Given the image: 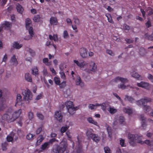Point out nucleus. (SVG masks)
Segmentation results:
<instances>
[{
    "label": "nucleus",
    "mask_w": 153,
    "mask_h": 153,
    "mask_svg": "<svg viewBox=\"0 0 153 153\" xmlns=\"http://www.w3.org/2000/svg\"><path fill=\"white\" fill-rule=\"evenodd\" d=\"M21 109L15 111L11 115L7 114H5L3 116V119L7 121L9 123L13 122L17 119L22 113Z\"/></svg>",
    "instance_id": "nucleus-1"
},
{
    "label": "nucleus",
    "mask_w": 153,
    "mask_h": 153,
    "mask_svg": "<svg viewBox=\"0 0 153 153\" xmlns=\"http://www.w3.org/2000/svg\"><path fill=\"white\" fill-rule=\"evenodd\" d=\"M68 146L66 142L62 141L59 144L54 145L52 149L53 153H64Z\"/></svg>",
    "instance_id": "nucleus-2"
},
{
    "label": "nucleus",
    "mask_w": 153,
    "mask_h": 153,
    "mask_svg": "<svg viewBox=\"0 0 153 153\" xmlns=\"http://www.w3.org/2000/svg\"><path fill=\"white\" fill-rule=\"evenodd\" d=\"M151 98L145 97L143 99H142L139 100L137 101L136 103L139 105H143V109L147 112H148L150 111V107L149 106L145 105V104L146 103L151 102Z\"/></svg>",
    "instance_id": "nucleus-3"
},
{
    "label": "nucleus",
    "mask_w": 153,
    "mask_h": 153,
    "mask_svg": "<svg viewBox=\"0 0 153 153\" xmlns=\"http://www.w3.org/2000/svg\"><path fill=\"white\" fill-rule=\"evenodd\" d=\"M68 112L70 115H73L77 109V107H74L73 102L71 101H67L65 103Z\"/></svg>",
    "instance_id": "nucleus-4"
},
{
    "label": "nucleus",
    "mask_w": 153,
    "mask_h": 153,
    "mask_svg": "<svg viewBox=\"0 0 153 153\" xmlns=\"http://www.w3.org/2000/svg\"><path fill=\"white\" fill-rule=\"evenodd\" d=\"M22 94L24 96V100L25 101L31 100L32 99V94L31 92L28 89L22 91Z\"/></svg>",
    "instance_id": "nucleus-5"
},
{
    "label": "nucleus",
    "mask_w": 153,
    "mask_h": 153,
    "mask_svg": "<svg viewBox=\"0 0 153 153\" xmlns=\"http://www.w3.org/2000/svg\"><path fill=\"white\" fill-rule=\"evenodd\" d=\"M115 81L116 82L120 81L123 83L122 84H121L120 85H118V87L119 88L123 89L126 88V86L124 85L126 83L128 82V80L127 79L121 77H117L115 79Z\"/></svg>",
    "instance_id": "nucleus-6"
},
{
    "label": "nucleus",
    "mask_w": 153,
    "mask_h": 153,
    "mask_svg": "<svg viewBox=\"0 0 153 153\" xmlns=\"http://www.w3.org/2000/svg\"><path fill=\"white\" fill-rule=\"evenodd\" d=\"M87 136L89 137L94 141L98 143L101 139V138L98 134L91 133L88 131H87L86 133Z\"/></svg>",
    "instance_id": "nucleus-7"
},
{
    "label": "nucleus",
    "mask_w": 153,
    "mask_h": 153,
    "mask_svg": "<svg viewBox=\"0 0 153 153\" xmlns=\"http://www.w3.org/2000/svg\"><path fill=\"white\" fill-rule=\"evenodd\" d=\"M128 138L129 139V143L130 145L133 147L136 146L135 135L129 133L128 134Z\"/></svg>",
    "instance_id": "nucleus-8"
},
{
    "label": "nucleus",
    "mask_w": 153,
    "mask_h": 153,
    "mask_svg": "<svg viewBox=\"0 0 153 153\" xmlns=\"http://www.w3.org/2000/svg\"><path fill=\"white\" fill-rule=\"evenodd\" d=\"M0 99L1 104L0 105V110H3L6 107L7 105L4 103L5 101V99L4 98L2 97V90L0 89Z\"/></svg>",
    "instance_id": "nucleus-9"
},
{
    "label": "nucleus",
    "mask_w": 153,
    "mask_h": 153,
    "mask_svg": "<svg viewBox=\"0 0 153 153\" xmlns=\"http://www.w3.org/2000/svg\"><path fill=\"white\" fill-rule=\"evenodd\" d=\"M137 85L139 87H142L149 90L151 88V85L147 82L142 81L140 83H137Z\"/></svg>",
    "instance_id": "nucleus-10"
},
{
    "label": "nucleus",
    "mask_w": 153,
    "mask_h": 153,
    "mask_svg": "<svg viewBox=\"0 0 153 153\" xmlns=\"http://www.w3.org/2000/svg\"><path fill=\"white\" fill-rule=\"evenodd\" d=\"M74 62L79 67L81 68H83L88 65V63L83 60L79 62L78 60H74Z\"/></svg>",
    "instance_id": "nucleus-11"
},
{
    "label": "nucleus",
    "mask_w": 153,
    "mask_h": 153,
    "mask_svg": "<svg viewBox=\"0 0 153 153\" xmlns=\"http://www.w3.org/2000/svg\"><path fill=\"white\" fill-rule=\"evenodd\" d=\"M22 101H23L22 99V97L21 95L19 94H17V95L15 106H16L17 105H21L22 104Z\"/></svg>",
    "instance_id": "nucleus-12"
},
{
    "label": "nucleus",
    "mask_w": 153,
    "mask_h": 153,
    "mask_svg": "<svg viewBox=\"0 0 153 153\" xmlns=\"http://www.w3.org/2000/svg\"><path fill=\"white\" fill-rule=\"evenodd\" d=\"M89 70L93 72H95L97 69V66L95 63L93 61H91L89 63Z\"/></svg>",
    "instance_id": "nucleus-13"
},
{
    "label": "nucleus",
    "mask_w": 153,
    "mask_h": 153,
    "mask_svg": "<svg viewBox=\"0 0 153 153\" xmlns=\"http://www.w3.org/2000/svg\"><path fill=\"white\" fill-rule=\"evenodd\" d=\"M55 117L59 122L62 121V115L60 111H58L55 112Z\"/></svg>",
    "instance_id": "nucleus-14"
},
{
    "label": "nucleus",
    "mask_w": 153,
    "mask_h": 153,
    "mask_svg": "<svg viewBox=\"0 0 153 153\" xmlns=\"http://www.w3.org/2000/svg\"><path fill=\"white\" fill-rule=\"evenodd\" d=\"M79 53L81 56L83 58H85L87 56V51L85 48H80L79 49Z\"/></svg>",
    "instance_id": "nucleus-15"
},
{
    "label": "nucleus",
    "mask_w": 153,
    "mask_h": 153,
    "mask_svg": "<svg viewBox=\"0 0 153 153\" xmlns=\"http://www.w3.org/2000/svg\"><path fill=\"white\" fill-rule=\"evenodd\" d=\"M80 137L79 135L77 137V139L78 142V147L76 150L77 153H80L82 148V146L81 144L82 141L81 138Z\"/></svg>",
    "instance_id": "nucleus-16"
},
{
    "label": "nucleus",
    "mask_w": 153,
    "mask_h": 153,
    "mask_svg": "<svg viewBox=\"0 0 153 153\" xmlns=\"http://www.w3.org/2000/svg\"><path fill=\"white\" fill-rule=\"evenodd\" d=\"M50 23L51 25H57L58 23V20L56 17L52 16L50 19Z\"/></svg>",
    "instance_id": "nucleus-17"
},
{
    "label": "nucleus",
    "mask_w": 153,
    "mask_h": 153,
    "mask_svg": "<svg viewBox=\"0 0 153 153\" xmlns=\"http://www.w3.org/2000/svg\"><path fill=\"white\" fill-rule=\"evenodd\" d=\"M137 143L143 144L145 143L148 145L149 146H152L153 144V141H151L149 140H146L144 142L143 141L140 140H138L137 141Z\"/></svg>",
    "instance_id": "nucleus-18"
},
{
    "label": "nucleus",
    "mask_w": 153,
    "mask_h": 153,
    "mask_svg": "<svg viewBox=\"0 0 153 153\" xmlns=\"http://www.w3.org/2000/svg\"><path fill=\"white\" fill-rule=\"evenodd\" d=\"M76 85H80L81 87H83L84 85V83L82 82L81 78L78 75L76 76V79L75 80Z\"/></svg>",
    "instance_id": "nucleus-19"
},
{
    "label": "nucleus",
    "mask_w": 153,
    "mask_h": 153,
    "mask_svg": "<svg viewBox=\"0 0 153 153\" xmlns=\"http://www.w3.org/2000/svg\"><path fill=\"white\" fill-rule=\"evenodd\" d=\"M16 9L17 11L21 14H22L24 9L22 6L19 4L17 3L16 5Z\"/></svg>",
    "instance_id": "nucleus-20"
},
{
    "label": "nucleus",
    "mask_w": 153,
    "mask_h": 153,
    "mask_svg": "<svg viewBox=\"0 0 153 153\" xmlns=\"http://www.w3.org/2000/svg\"><path fill=\"white\" fill-rule=\"evenodd\" d=\"M10 62L11 63H13V64L15 66H16L18 65V62L15 55H14L11 58Z\"/></svg>",
    "instance_id": "nucleus-21"
},
{
    "label": "nucleus",
    "mask_w": 153,
    "mask_h": 153,
    "mask_svg": "<svg viewBox=\"0 0 153 153\" xmlns=\"http://www.w3.org/2000/svg\"><path fill=\"white\" fill-rule=\"evenodd\" d=\"M124 100L126 101H128L131 103H133L135 101L134 99L132 97L127 95L125 96Z\"/></svg>",
    "instance_id": "nucleus-22"
},
{
    "label": "nucleus",
    "mask_w": 153,
    "mask_h": 153,
    "mask_svg": "<svg viewBox=\"0 0 153 153\" xmlns=\"http://www.w3.org/2000/svg\"><path fill=\"white\" fill-rule=\"evenodd\" d=\"M25 22L26 28L27 29H28L30 27V25L32 23V21L29 18H27L26 19Z\"/></svg>",
    "instance_id": "nucleus-23"
},
{
    "label": "nucleus",
    "mask_w": 153,
    "mask_h": 153,
    "mask_svg": "<svg viewBox=\"0 0 153 153\" xmlns=\"http://www.w3.org/2000/svg\"><path fill=\"white\" fill-rule=\"evenodd\" d=\"M25 80L29 82H32V78L31 75L28 73H26L25 74Z\"/></svg>",
    "instance_id": "nucleus-24"
},
{
    "label": "nucleus",
    "mask_w": 153,
    "mask_h": 153,
    "mask_svg": "<svg viewBox=\"0 0 153 153\" xmlns=\"http://www.w3.org/2000/svg\"><path fill=\"white\" fill-rule=\"evenodd\" d=\"M49 147V143L46 142L43 144L41 147V149L44 150L47 149H48Z\"/></svg>",
    "instance_id": "nucleus-25"
},
{
    "label": "nucleus",
    "mask_w": 153,
    "mask_h": 153,
    "mask_svg": "<svg viewBox=\"0 0 153 153\" xmlns=\"http://www.w3.org/2000/svg\"><path fill=\"white\" fill-rule=\"evenodd\" d=\"M13 47L16 49H19L21 48L22 46V45H19L17 42H14L13 43Z\"/></svg>",
    "instance_id": "nucleus-26"
},
{
    "label": "nucleus",
    "mask_w": 153,
    "mask_h": 153,
    "mask_svg": "<svg viewBox=\"0 0 153 153\" xmlns=\"http://www.w3.org/2000/svg\"><path fill=\"white\" fill-rule=\"evenodd\" d=\"M32 73L34 75L36 76L39 74L38 69L36 67H34L32 69Z\"/></svg>",
    "instance_id": "nucleus-27"
},
{
    "label": "nucleus",
    "mask_w": 153,
    "mask_h": 153,
    "mask_svg": "<svg viewBox=\"0 0 153 153\" xmlns=\"http://www.w3.org/2000/svg\"><path fill=\"white\" fill-rule=\"evenodd\" d=\"M123 111L126 113L130 115L132 113V110L131 108H124L123 109Z\"/></svg>",
    "instance_id": "nucleus-28"
},
{
    "label": "nucleus",
    "mask_w": 153,
    "mask_h": 153,
    "mask_svg": "<svg viewBox=\"0 0 153 153\" xmlns=\"http://www.w3.org/2000/svg\"><path fill=\"white\" fill-rule=\"evenodd\" d=\"M140 120L141 121V125L143 127H145L146 126V124L145 122V118L142 115H141Z\"/></svg>",
    "instance_id": "nucleus-29"
},
{
    "label": "nucleus",
    "mask_w": 153,
    "mask_h": 153,
    "mask_svg": "<svg viewBox=\"0 0 153 153\" xmlns=\"http://www.w3.org/2000/svg\"><path fill=\"white\" fill-rule=\"evenodd\" d=\"M44 140V138L42 135H40L37 138V141L36 142V144L37 145H39Z\"/></svg>",
    "instance_id": "nucleus-30"
},
{
    "label": "nucleus",
    "mask_w": 153,
    "mask_h": 153,
    "mask_svg": "<svg viewBox=\"0 0 153 153\" xmlns=\"http://www.w3.org/2000/svg\"><path fill=\"white\" fill-rule=\"evenodd\" d=\"M131 75L132 77L135 78L137 79H139L141 76L136 72H132L131 73Z\"/></svg>",
    "instance_id": "nucleus-31"
},
{
    "label": "nucleus",
    "mask_w": 153,
    "mask_h": 153,
    "mask_svg": "<svg viewBox=\"0 0 153 153\" xmlns=\"http://www.w3.org/2000/svg\"><path fill=\"white\" fill-rule=\"evenodd\" d=\"M96 106H101V109L103 111H105L106 110V107L105 105V103H103L101 104L96 103Z\"/></svg>",
    "instance_id": "nucleus-32"
},
{
    "label": "nucleus",
    "mask_w": 153,
    "mask_h": 153,
    "mask_svg": "<svg viewBox=\"0 0 153 153\" xmlns=\"http://www.w3.org/2000/svg\"><path fill=\"white\" fill-rule=\"evenodd\" d=\"M105 16L107 18L108 22L112 24H114V22L113 21L111 15L109 13L106 14Z\"/></svg>",
    "instance_id": "nucleus-33"
},
{
    "label": "nucleus",
    "mask_w": 153,
    "mask_h": 153,
    "mask_svg": "<svg viewBox=\"0 0 153 153\" xmlns=\"http://www.w3.org/2000/svg\"><path fill=\"white\" fill-rule=\"evenodd\" d=\"M10 24L9 22L5 21L4 22V23H2L1 25V26L2 27H3V28L4 27L5 28L9 27H10Z\"/></svg>",
    "instance_id": "nucleus-34"
},
{
    "label": "nucleus",
    "mask_w": 153,
    "mask_h": 153,
    "mask_svg": "<svg viewBox=\"0 0 153 153\" xmlns=\"http://www.w3.org/2000/svg\"><path fill=\"white\" fill-rule=\"evenodd\" d=\"M87 120L90 123L93 124L96 126L97 125V123L96 121L93 120L91 117H88L87 119Z\"/></svg>",
    "instance_id": "nucleus-35"
},
{
    "label": "nucleus",
    "mask_w": 153,
    "mask_h": 153,
    "mask_svg": "<svg viewBox=\"0 0 153 153\" xmlns=\"http://www.w3.org/2000/svg\"><path fill=\"white\" fill-rule=\"evenodd\" d=\"M69 127V126H68L62 127L60 129L61 132L62 134L64 133L67 130Z\"/></svg>",
    "instance_id": "nucleus-36"
},
{
    "label": "nucleus",
    "mask_w": 153,
    "mask_h": 153,
    "mask_svg": "<svg viewBox=\"0 0 153 153\" xmlns=\"http://www.w3.org/2000/svg\"><path fill=\"white\" fill-rule=\"evenodd\" d=\"M54 81L55 83L57 85H59L60 83V79L59 77L55 76L54 78Z\"/></svg>",
    "instance_id": "nucleus-37"
},
{
    "label": "nucleus",
    "mask_w": 153,
    "mask_h": 153,
    "mask_svg": "<svg viewBox=\"0 0 153 153\" xmlns=\"http://www.w3.org/2000/svg\"><path fill=\"white\" fill-rule=\"evenodd\" d=\"M8 145V143L7 142H5L2 143V148L3 151H5L7 149V147Z\"/></svg>",
    "instance_id": "nucleus-38"
},
{
    "label": "nucleus",
    "mask_w": 153,
    "mask_h": 153,
    "mask_svg": "<svg viewBox=\"0 0 153 153\" xmlns=\"http://www.w3.org/2000/svg\"><path fill=\"white\" fill-rule=\"evenodd\" d=\"M34 136L33 134L31 133H29L26 136V139L28 140H32L33 138V137Z\"/></svg>",
    "instance_id": "nucleus-39"
},
{
    "label": "nucleus",
    "mask_w": 153,
    "mask_h": 153,
    "mask_svg": "<svg viewBox=\"0 0 153 153\" xmlns=\"http://www.w3.org/2000/svg\"><path fill=\"white\" fill-rule=\"evenodd\" d=\"M125 118L123 116H121L119 117L118 121L120 124H123L125 122Z\"/></svg>",
    "instance_id": "nucleus-40"
},
{
    "label": "nucleus",
    "mask_w": 153,
    "mask_h": 153,
    "mask_svg": "<svg viewBox=\"0 0 153 153\" xmlns=\"http://www.w3.org/2000/svg\"><path fill=\"white\" fill-rule=\"evenodd\" d=\"M40 19V17L39 15H36L34 16L33 19L35 22H39Z\"/></svg>",
    "instance_id": "nucleus-41"
},
{
    "label": "nucleus",
    "mask_w": 153,
    "mask_h": 153,
    "mask_svg": "<svg viewBox=\"0 0 153 153\" xmlns=\"http://www.w3.org/2000/svg\"><path fill=\"white\" fill-rule=\"evenodd\" d=\"M48 59L47 58H45L43 59L42 62H43L46 64V65L49 66L51 65V64L50 62H48Z\"/></svg>",
    "instance_id": "nucleus-42"
},
{
    "label": "nucleus",
    "mask_w": 153,
    "mask_h": 153,
    "mask_svg": "<svg viewBox=\"0 0 153 153\" xmlns=\"http://www.w3.org/2000/svg\"><path fill=\"white\" fill-rule=\"evenodd\" d=\"M37 117L41 120H43L44 118V116L40 112H37L36 114Z\"/></svg>",
    "instance_id": "nucleus-43"
},
{
    "label": "nucleus",
    "mask_w": 153,
    "mask_h": 153,
    "mask_svg": "<svg viewBox=\"0 0 153 153\" xmlns=\"http://www.w3.org/2000/svg\"><path fill=\"white\" fill-rule=\"evenodd\" d=\"M107 131L108 132V136L111 138L112 137V130L110 127H108L107 128Z\"/></svg>",
    "instance_id": "nucleus-44"
},
{
    "label": "nucleus",
    "mask_w": 153,
    "mask_h": 153,
    "mask_svg": "<svg viewBox=\"0 0 153 153\" xmlns=\"http://www.w3.org/2000/svg\"><path fill=\"white\" fill-rule=\"evenodd\" d=\"M55 142H58L59 140H58L56 139V138H53L51 139H50L49 142H48L49 143V144H52L53 143Z\"/></svg>",
    "instance_id": "nucleus-45"
},
{
    "label": "nucleus",
    "mask_w": 153,
    "mask_h": 153,
    "mask_svg": "<svg viewBox=\"0 0 153 153\" xmlns=\"http://www.w3.org/2000/svg\"><path fill=\"white\" fill-rule=\"evenodd\" d=\"M28 30H29V34L30 35V36L32 37H33V28L32 27H29V28H28Z\"/></svg>",
    "instance_id": "nucleus-46"
},
{
    "label": "nucleus",
    "mask_w": 153,
    "mask_h": 153,
    "mask_svg": "<svg viewBox=\"0 0 153 153\" xmlns=\"http://www.w3.org/2000/svg\"><path fill=\"white\" fill-rule=\"evenodd\" d=\"M96 103L95 105L93 104H90L88 105V108L89 109H90L91 110L94 109H96Z\"/></svg>",
    "instance_id": "nucleus-47"
},
{
    "label": "nucleus",
    "mask_w": 153,
    "mask_h": 153,
    "mask_svg": "<svg viewBox=\"0 0 153 153\" xmlns=\"http://www.w3.org/2000/svg\"><path fill=\"white\" fill-rule=\"evenodd\" d=\"M28 117L29 120H31L34 117L33 113L31 111L29 112L28 113Z\"/></svg>",
    "instance_id": "nucleus-48"
},
{
    "label": "nucleus",
    "mask_w": 153,
    "mask_h": 153,
    "mask_svg": "<svg viewBox=\"0 0 153 153\" xmlns=\"http://www.w3.org/2000/svg\"><path fill=\"white\" fill-rule=\"evenodd\" d=\"M63 37L64 38L66 39L69 37L68 34L66 30H65L63 32Z\"/></svg>",
    "instance_id": "nucleus-49"
},
{
    "label": "nucleus",
    "mask_w": 153,
    "mask_h": 153,
    "mask_svg": "<svg viewBox=\"0 0 153 153\" xmlns=\"http://www.w3.org/2000/svg\"><path fill=\"white\" fill-rule=\"evenodd\" d=\"M60 88H64L66 86V82L63 81L61 83H60L59 85Z\"/></svg>",
    "instance_id": "nucleus-50"
},
{
    "label": "nucleus",
    "mask_w": 153,
    "mask_h": 153,
    "mask_svg": "<svg viewBox=\"0 0 153 153\" xmlns=\"http://www.w3.org/2000/svg\"><path fill=\"white\" fill-rule=\"evenodd\" d=\"M109 111L111 114H114L116 112L117 110L116 109L113 108H110Z\"/></svg>",
    "instance_id": "nucleus-51"
},
{
    "label": "nucleus",
    "mask_w": 153,
    "mask_h": 153,
    "mask_svg": "<svg viewBox=\"0 0 153 153\" xmlns=\"http://www.w3.org/2000/svg\"><path fill=\"white\" fill-rule=\"evenodd\" d=\"M28 51L30 53V55L33 56L35 55V52L34 51L30 48L29 49Z\"/></svg>",
    "instance_id": "nucleus-52"
},
{
    "label": "nucleus",
    "mask_w": 153,
    "mask_h": 153,
    "mask_svg": "<svg viewBox=\"0 0 153 153\" xmlns=\"http://www.w3.org/2000/svg\"><path fill=\"white\" fill-rule=\"evenodd\" d=\"M125 140L123 139H121L120 140V144L121 145L122 147H125L126 146L125 145Z\"/></svg>",
    "instance_id": "nucleus-53"
},
{
    "label": "nucleus",
    "mask_w": 153,
    "mask_h": 153,
    "mask_svg": "<svg viewBox=\"0 0 153 153\" xmlns=\"http://www.w3.org/2000/svg\"><path fill=\"white\" fill-rule=\"evenodd\" d=\"M59 74L60 75V76L62 79H65V73L63 71H61L59 72Z\"/></svg>",
    "instance_id": "nucleus-54"
},
{
    "label": "nucleus",
    "mask_w": 153,
    "mask_h": 153,
    "mask_svg": "<svg viewBox=\"0 0 153 153\" xmlns=\"http://www.w3.org/2000/svg\"><path fill=\"white\" fill-rule=\"evenodd\" d=\"M125 41L126 42V43L128 44H130L133 43L134 42L133 39H128L126 38L125 39Z\"/></svg>",
    "instance_id": "nucleus-55"
},
{
    "label": "nucleus",
    "mask_w": 153,
    "mask_h": 153,
    "mask_svg": "<svg viewBox=\"0 0 153 153\" xmlns=\"http://www.w3.org/2000/svg\"><path fill=\"white\" fill-rule=\"evenodd\" d=\"M147 77L152 82H153V76L152 74H149Z\"/></svg>",
    "instance_id": "nucleus-56"
},
{
    "label": "nucleus",
    "mask_w": 153,
    "mask_h": 153,
    "mask_svg": "<svg viewBox=\"0 0 153 153\" xmlns=\"http://www.w3.org/2000/svg\"><path fill=\"white\" fill-rule=\"evenodd\" d=\"M104 150L105 153H110V150L109 147H105L104 148Z\"/></svg>",
    "instance_id": "nucleus-57"
},
{
    "label": "nucleus",
    "mask_w": 153,
    "mask_h": 153,
    "mask_svg": "<svg viewBox=\"0 0 153 153\" xmlns=\"http://www.w3.org/2000/svg\"><path fill=\"white\" fill-rule=\"evenodd\" d=\"M7 141L8 142H12L13 140V137L10 136H8L7 137Z\"/></svg>",
    "instance_id": "nucleus-58"
},
{
    "label": "nucleus",
    "mask_w": 153,
    "mask_h": 153,
    "mask_svg": "<svg viewBox=\"0 0 153 153\" xmlns=\"http://www.w3.org/2000/svg\"><path fill=\"white\" fill-rule=\"evenodd\" d=\"M74 20V22L75 24H79V19L77 17H74L73 18Z\"/></svg>",
    "instance_id": "nucleus-59"
},
{
    "label": "nucleus",
    "mask_w": 153,
    "mask_h": 153,
    "mask_svg": "<svg viewBox=\"0 0 153 153\" xmlns=\"http://www.w3.org/2000/svg\"><path fill=\"white\" fill-rule=\"evenodd\" d=\"M146 25L147 28H149L151 26V23L150 20H148L146 23Z\"/></svg>",
    "instance_id": "nucleus-60"
},
{
    "label": "nucleus",
    "mask_w": 153,
    "mask_h": 153,
    "mask_svg": "<svg viewBox=\"0 0 153 153\" xmlns=\"http://www.w3.org/2000/svg\"><path fill=\"white\" fill-rule=\"evenodd\" d=\"M42 126L39 128H37V129L36 133V134H39L40 132L42 131Z\"/></svg>",
    "instance_id": "nucleus-61"
},
{
    "label": "nucleus",
    "mask_w": 153,
    "mask_h": 153,
    "mask_svg": "<svg viewBox=\"0 0 153 153\" xmlns=\"http://www.w3.org/2000/svg\"><path fill=\"white\" fill-rule=\"evenodd\" d=\"M66 134L68 138L69 139V140H70L71 139V136L70 135V132L69 131H68L66 132Z\"/></svg>",
    "instance_id": "nucleus-62"
},
{
    "label": "nucleus",
    "mask_w": 153,
    "mask_h": 153,
    "mask_svg": "<svg viewBox=\"0 0 153 153\" xmlns=\"http://www.w3.org/2000/svg\"><path fill=\"white\" fill-rule=\"evenodd\" d=\"M106 52L107 53L111 55H114V53H113L112 51L110 50H107L106 51Z\"/></svg>",
    "instance_id": "nucleus-63"
},
{
    "label": "nucleus",
    "mask_w": 153,
    "mask_h": 153,
    "mask_svg": "<svg viewBox=\"0 0 153 153\" xmlns=\"http://www.w3.org/2000/svg\"><path fill=\"white\" fill-rule=\"evenodd\" d=\"M66 21L68 24H69L70 25H72V21L70 19L68 18H67L66 19Z\"/></svg>",
    "instance_id": "nucleus-64"
}]
</instances>
